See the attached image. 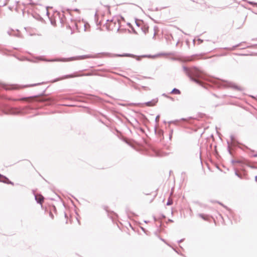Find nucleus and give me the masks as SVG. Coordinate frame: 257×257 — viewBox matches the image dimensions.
Returning a JSON list of instances; mask_svg holds the SVG:
<instances>
[{
    "mask_svg": "<svg viewBox=\"0 0 257 257\" xmlns=\"http://www.w3.org/2000/svg\"><path fill=\"white\" fill-rule=\"evenodd\" d=\"M93 75H94V74L93 73H83V74L75 73L73 75H69L67 77V78H71V77H80V76H91Z\"/></svg>",
    "mask_w": 257,
    "mask_h": 257,
    "instance_id": "1",
    "label": "nucleus"
},
{
    "mask_svg": "<svg viewBox=\"0 0 257 257\" xmlns=\"http://www.w3.org/2000/svg\"><path fill=\"white\" fill-rule=\"evenodd\" d=\"M44 197L40 194H36L35 195V199L38 203L42 204L44 201Z\"/></svg>",
    "mask_w": 257,
    "mask_h": 257,
    "instance_id": "2",
    "label": "nucleus"
},
{
    "mask_svg": "<svg viewBox=\"0 0 257 257\" xmlns=\"http://www.w3.org/2000/svg\"><path fill=\"white\" fill-rule=\"evenodd\" d=\"M0 181L7 184H11V182L7 178L1 174H0Z\"/></svg>",
    "mask_w": 257,
    "mask_h": 257,
    "instance_id": "3",
    "label": "nucleus"
},
{
    "mask_svg": "<svg viewBox=\"0 0 257 257\" xmlns=\"http://www.w3.org/2000/svg\"><path fill=\"white\" fill-rule=\"evenodd\" d=\"M157 102V100H153L152 101H149L146 103V105L148 106H153L156 104Z\"/></svg>",
    "mask_w": 257,
    "mask_h": 257,
    "instance_id": "4",
    "label": "nucleus"
},
{
    "mask_svg": "<svg viewBox=\"0 0 257 257\" xmlns=\"http://www.w3.org/2000/svg\"><path fill=\"white\" fill-rule=\"evenodd\" d=\"M36 97H37L36 96L30 97H25V98H23L22 99H20L19 100H20L30 101V100H33L34 98H36Z\"/></svg>",
    "mask_w": 257,
    "mask_h": 257,
    "instance_id": "5",
    "label": "nucleus"
},
{
    "mask_svg": "<svg viewBox=\"0 0 257 257\" xmlns=\"http://www.w3.org/2000/svg\"><path fill=\"white\" fill-rule=\"evenodd\" d=\"M171 93L175 94H180V91L179 90H178V89H177L176 88H174L172 91Z\"/></svg>",
    "mask_w": 257,
    "mask_h": 257,
    "instance_id": "6",
    "label": "nucleus"
},
{
    "mask_svg": "<svg viewBox=\"0 0 257 257\" xmlns=\"http://www.w3.org/2000/svg\"><path fill=\"white\" fill-rule=\"evenodd\" d=\"M145 34H146L148 32V31H149V28L148 27H146V26H144L143 28H142Z\"/></svg>",
    "mask_w": 257,
    "mask_h": 257,
    "instance_id": "7",
    "label": "nucleus"
},
{
    "mask_svg": "<svg viewBox=\"0 0 257 257\" xmlns=\"http://www.w3.org/2000/svg\"><path fill=\"white\" fill-rule=\"evenodd\" d=\"M173 204V200L171 198H169L168 201L167 203V205H171Z\"/></svg>",
    "mask_w": 257,
    "mask_h": 257,
    "instance_id": "8",
    "label": "nucleus"
},
{
    "mask_svg": "<svg viewBox=\"0 0 257 257\" xmlns=\"http://www.w3.org/2000/svg\"><path fill=\"white\" fill-rule=\"evenodd\" d=\"M120 56L124 57V56H130V55H119Z\"/></svg>",
    "mask_w": 257,
    "mask_h": 257,
    "instance_id": "9",
    "label": "nucleus"
},
{
    "mask_svg": "<svg viewBox=\"0 0 257 257\" xmlns=\"http://www.w3.org/2000/svg\"><path fill=\"white\" fill-rule=\"evenodd\" d=\"M21 88H22V87H19L17 88V89H21Z\"/></svg>",
    "mask_w": 257,
    "mask_h": 257,
    "instance_id": "10",
    "label": "nucleus"
},
{
    "mask_svg": "<svg viewBox=\"0 0 257 257\" xmlns=\"http://www.w3.org/2000/svg\"><path fill=\"white\" fill-rule=\"evenodd\" d=\"M249 4H253V3L252 2H249Z\"/></svg>",
    "mask_w": 257,
    "mask_h": 257,
    "instance_id": "11",
    "label": "nucleus"
}]
</instances>
